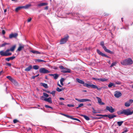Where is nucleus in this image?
Segmentation results:
<instances>
[{"label":"nucleus","mask_w":133,"mask_h":133,"mask_svg":"<svg viewBox=\"0 0 133 133\" xmlns=\"http://www.w3.org/2000/svg\"><path fill=\"white\" fill-rule=\"evenodd\" d=\"M133 62L130 58H128L123 60L121 62V64L124 65H130L133 63Z\"/></svg>","instance_id":"1"},{"label":"nucleus","mask_w":133,"mask_h":133,"mask_svg":"<svg viewBox=\"0 0 133 133\" xmlns=\"http://www.w3.org/2000/svg\"><path fill=\"white\" fill-rule=\"evenodd\" d=\"M118 115L124 114L127 116L132 114V111H130L129 109H124L117 112Z\"/></svg>","instance_id":"2"},{"label":"nucleus","mask_w":133,"mask_h":133,"mask_svg":"<svg viewBox=\"0 0 133 133\" xmlns=\"http://www.w3.org/2000/svg\"><path fill=\"white\" fill-rule=\"evenodd\" d=\"M9 50H7L5 51H4L3 50L0 51V55L2 56H8L11 55V53L9 52Z\"/></svg>","instance_id":"3"},{"label":"nucleus","mask_w":133,"mask_h":133,"mask_svg":"<svg viewBox=\"0 0 133 133\" xmlns=\"http://www.w3.org/2000/svg\"><path fill=\"white\" fill-rule=\"evenodd\" d=\"M84 86L88 88L91 87L94 89H96L98 90H100L102 89V87L98 88L96 85L94 84H89L87 83H85L84 85Z\"/></svg>","instance_id":"4"},{"label":"nucleus","mask_w":133,"mask_h":133,"mask_svg":"<svg viewBox=\"0 0 133 133\" xmlns=\"http://www.w3.org/2000/svg\"><path fill=\"white\" fill-rule=\"evenodd\" d=\"M104 51L106 52L109 53L110 54L112 53V52L109 49H107L106 47L104 46V42L101 41L100 43Z\"/></svg>","instance_id":"5"},{"label":"nucleus","mask_w":133,"mask_h":133,"mask_svg":"<svg viewBox=\"0 0 133 133\" xmlns=\"http://www.w3.org/2000/svg\"><path fill=\"white\" fill-rule=\"evenodd\" d=\"M59 68L62 70L61 71L63 73H70V70L67 68H65L63 66L60 65L59 67Z\"/></svg>","instance_id":"6"},{"label":"nucleus","mask_w":133,"mask_h":133,"mask_svg":"<svg viewBox=\"0 0 133 133\" xmlns=\"http://www.w3.org/2000/svg\"><path fill=\"white\" fill-rule=\"evenodd\" d=\"M39 71L41 73L44 74L49 73L50 72L49 71L44 68H42L40 69L39 70Z\"/></svg>","instance_id":"7"},{"label":"nucleus","mask_w":133,"mask_h":133,"mask_svg":"<svg viewBox=\"0 0 133 133\" xmlns=\"http://www.w3.org/2000/svg\"><path fill=\"white\" fill-rule=\"evenodd\" d=\"M68 36H67V37L62 39L60 41V44H62L65 43L68 41Z\"/></svg>","instance_id":"8"},{"label":"nucleus","mask_w":133,"mask_h":133,"mask_svg":"<svg viewBox=\"0 0 133 133\" xmlns=\"http://www.w3.org/2000/svg\"><path fill=\"white\" fill-rule=\"evenodd\" d=\"M106 110L108 111L111 113H113L115 111L114 109L111 106H107L106 108Z\"/></svg>","instance_id":"9"},{"label":"nucleus","mask_w":133,"mask_h":133,"mask_svg":"<svg viewBox=\"0 0 133 133\" xmlns=\"http://www.w3.org/2000/svg\"><path fill=\"white\" fill-rule=\"evenodd\" d=\"M75 99L80 102H84L87 101L90 102L91 101L90 100L88 99H79L78 98H76Z\"/></svg>","instance_id":"10"},{"label":"nucleus","mask_w":133,"mask_h":133,"mask_svg":"<svg viewBox=\"0 0 133 133\" xmlns=\"http://www.w3.org/2000/svg\"><path fill=\"white\" fill-rule=\"evenodd\" d=\"M133 102V100L130 99L129 101H127L125 103V105L126 107H129Z\"/></svg>","instance_id":"11"},{"label":"nucleus","mask_w":133,"mask_h":133,"mask_svg":"<svg viewBox=\"0 0 133 133\" xmlns=\"http://www.w3.org/2000/svg\"><path fill=\"white\" fill-rule=\"evenodd\" d=\"M97 53L99 55L102 56H104L108 58L109 57V56L102 53V52H101L99 50L97 49Z\"/></svg>","instance_id":"12"},{"label":"nucleus","mask_w":133,"mask_h":133,"mask_svg":"<svg viewBox=\"0 0 133 133\" xmlns=\"http://www.w3.org/2000/svg\"><path fill=\"white\" fill-rule=\"evenodd\" d=\"M18 36V34L17 33H12L9 35V38H16Z\"/></svg>","instance_id":"13"},{"label":"nucleus","mask_w":133,"mask_h":133,"mask_svg":"<svg viewBox=\"0 0 133 133\" xmlns=\"http://www.w3.org/2000/svg\"><path fill=\"white\" fill-rule=\"evenodd\" d=\"M121 95L122 94L121 93L116 91L115 92L114 96L116 97L117 98H118L120 97L121 96Z\"/></svg>","instance_id":"14"},{"label":"nucleus","mask_w":133,"mask_h":133,"mask_svg":"<svg viewBox=\"0 0 133 133\" xmlns=\"http://www.w3.org/2000/svg\"><path fill=\"white\" fill-rule=\"evenodd\" d=\"M96 98L97 99L98 102L99 104L101 105H104L105 103L102 102L101 99L99 97H97Z\"/></svg>","instance_id":"15"},{"label":"nucleus","mask_w":133,"mask_h":133,"mask_svg":"<svg viewBox=\"0 0 133 133\" xmlns=\"http://www.w3.org/2000/svg\"><path fill=\"white\" fill-rule=\"evenodd\" d=\"M6 78L13 83H15L16 82V81L10 76H6Z\"/></svg>","instance_id":"16"},{"label":"nucleus","mask_w":133,"mask_h":133,"mask_svg":"<svg viewBox=\"0 0 133 133\" xmlns=\"http://www.w3.org/2000/svg\"><path fill=\"white\" fill-rule=\"evenodd\" d=\"M44 101L50 103H52V99L51 97H49L48 98H45Z\"/></svg>","instance_id":"17"},{"label":"nucleus","mask_w":133,"mask_h":133,"mask_svg":"<svg viewBox=\"0 0 133 133\" xmlns=\"http://www.w3.org/2000/svg\"><path fill=\"white\" fill-rule=\"evenodd\" d=\"M24 45H19V46L17 49V51H20L23 49L24 48Z\"/></svg>","instance_id":"18"},{"label":"nucleus","mask_w":133,"mask_h":133,"mask_svg":"<svg viewBox=\"0 0 133 133\" xmlns=\"http://www.w3.org/2000/svg\"><path fill=\"white\" fill-rule=\"evenodd\" d=\"M76 81L78 83L82 84H84L83 85L84 86V85L85 83L83 81L80 80L78 78H77L76 79Z\"/></svg>","instance_id":"19"},{"label":"nucleus","mask_w":133,"mask_h":133,"mask_svg":"<svg viewBox=\"0 0 133 133\" xmlns=\"http://www.w3.org/2000/svg\"><path fill=\"white\" fill-rule=\"evenodd\" d=\"M48 4V3H42L38 4V6H42L46 5H47Z\"/></svg>","instance_id":"20"},{"label":"nucleus","mask_w":133,"mask_h":133,"mask_svg":"<svg viewBox=\"0 0 133 133\" xmlns=\"http://www.w3.org/2000/svg\"><path fill=\"white\" fill-rule=\"evenodd\" d=\"M32 68V66L31 65H29L28 67L26 68L25 70L26 71H30Z\"/></svg>","instance_id":"21"},{"label":"nucleus","mask_w":133,"mask_h":133,"mask_svg":"<svg viewBox=\"0 0 133 133\" xmlns=\"http://www.w3.org/2000/svg\"><path fill=\"white\" fill-rule=\"evenodd\" d=\"M116 116V115L114 114L108 115V117L110 119H112Z\"/></svg>","instance_id":"22"},{"label":"nucleus","mask_w":133,"mask_h":133,"mask_svg":"<svg viewBox=\"0 0 133 133\" xmlns=\"http://www.w3.org/2000/svg\"><path fill=\"white\" fill-rule=\"evenodd\" d=\"M31 6V4H28L26 5L25 6H23V8L25 9H27Z\"/></svg>","instance_id":"23"},{"label":"nucleus","mask_w":133,"mask_h":133,"mask_svg":"<svg viewBox=\"0 0 133 133\" xmlns=\"http://www.w3.org/2000/svg\"><path fill=\"white\" fill-rule=\"evenodd\" d=\"M16 47V45H15L13 46L10 49H8L7 50H9V51H13L15 50Z\"/></svg>","instance_id":"24"},{"label":"nucleus","mask_w":133,"mask_h":133,"mask_svg":"<svg viewBox=\"0 0 133 133\" xmlns=\"http://www.w3.org/2000/svg\"><path fill=\"white\" fill-rule=\"evenodd\" d=\"M31 52L33 54H41L40 52L39 51L35 50H32L31 51Z\"/></svg>","instance_id":"25"},{"label":"nucleus","mask_w":133,"mask_h":133,"mask_svg":"<svg viewBox=\"0 0 133 133\" xmlns=\"http://www.w3.org/2000/svg\"><path fill=\"white\" fill-rule=\"evenodd\" d=\"M22 8H23V6H19L16 9L15 11L16 12H17L19 10H21Z\"/></svg>","instance_id":"26"},{"label":"nucleus","mask_w":133,"mask_h":133,"mask_svg":"<svg viewBox=\"0 0 133 133\" xmlns=\"http://www.w3.org/2000/svg\"><path fill=\"white\" fill-rule=\"evenodd\" d=\"M35 61H37L38 62H44L45 63L46 62V61H45L40 59H36L35 60Z\"/></svg>","instance_id":"27"},{"label":"nucleus","mask_w":133,"mask_h":133,"mask_svg":"<svg viewBox=\"0 0 133 133\" xmlns=\"http://www.w3.org/2000/svg\"><path fill=\"white\" fill-rule=\"evenodd\" d=\"M81 116L83 117H84V118L87 120H89V118L87 116L83 115H81Z\"/></svg>","instance_id":"28"},{"label":"nucleus","mask_w":133,"mask_h":133,"mask_svg":"<svg viewBox=\"0 0 133 133\" xmlns=\"http://www.w3.org/2000/svg\"><path fill=\"white\" fill-rule=\"evenodd\" d=\"M108 80L107 79L104 78H100L99 82H104Z\"/></svg>","instance_id":"29"},{"label":"nucleus","mask_w":133,"mask_h":133,"mask_svg":"<svg viewBox=\"0 0 133 133\" xmlns=\"http://www.w3.org/2000/svg\"><path fill=\"white\" fill-rule=\"evenodd\" d=\"M41 85L43 86L45 88H48L47 84H46L44 83H41Z\"/></svg>","instance_id":"30"},{"label":"nucleus","mask_w":133,"mask_h":133,"mask_svg":"<svg viewBox=\"0 0 133 133\" xmlns=\"http://www.w3.org/2000/svg\"><path fill=\"white\" fill-rule=\"evenodd\" d=\"M39 68V66L37 65H35L33 66V68L35 70H37Z\"/></svg>","instance_id":"31"},{"label":"nucleus","mask_w":133,"mask_h":133,"mask_svg":"<svg viewBox=\"0 0 133 133\" xmlns=\"http://www.w3.org/2000/svg\"><path fill=\"white\" fill-rule=\"evenodd\" d=\"M123 123V121H118L117 122V124L118 125L120 126H121Z\"/></svg>","instance_id":"32"},{"label":"nucleus","mask_w":133,"mask_h":133,"mask_svg":"<svg viewBox=\"0 0 133 133\" xmlns=\"http://www.w3.org/2000/svg\"><path fill=\"white\" fill-rule=\"evenodd\" d=\"M59 76L57 74H54V78L55 79H57L58 77Z\"/></svg>","instance_id":"33"},{"label":"nucleus","mask_w":133,"mask_h":133,"mask_svg":"<svg viewBox=\"0 0 133 133\" xmlns=\"http://www.w3.org/2000/svg\"><path fill=\"white\" fill-rule=\"evenodd\" d=\"M64 89H60L58 87L56 89V90L58 92H60L62 90H63Z\"/></svg>","instance_id":"34"},{"label":"nucleus","mask_w":133,"mask_h":133,"mask_svg":"<svg viewBox=\"0 0 133 133\" xmlns=\"http://www.w3.org/2000/svg\"><path fill=\"white\" fill-rule=\"evenodd\" d=\"M43 95L45 98L48 97L49 96V95L48 94L45 92L43 93Z\"/></svg>","instance_id":"35"},{"label":"nucleus","mask_w":133,"mask_h":133,"mask_svg":"<svg viewBox=\"0 0 133 133\" xmlns=\"http://www.w3.org/2000/svg\"><path fill=\"white\" fill-rule=\"evenodd\" d=\"M96 116H103L105 117H108V115H101L98 114L96 115Z\"/></svg>","instance_id":"36"},{"label":"nucleus","mask_w":133,"mask_h":133,"mask_svg":"<svg viewBox=\"0 0 133 133\" xmlns=\"http://www.w3.org/2000/svg\"><path fill=\"white\" fill-rule=\"evenodd\" d=\"M114 83H111L109 84L108 87L109 88H110L112 86H114Z\"/></svg>","instance_id":"37"},{"label":"nucleus","mask_w":133,"mask_h":133,"mask_svg":"<svg viewBox=\"0 0 133 133\" xmlns=\"http://www.w3.org/2000/svg\"><path fill=\"white\" fill-rule=\"evenodd\" d=\"M117 63L116 62H114L112 63L110 67H112L114 66Z\"/></svg>","instance_id":"38"},{"label":"nucleus","mask_w":133,"mask_h":133,"mask_svg":"<svg viewBox=\"0 0 133 133\" xmlns=\"http://www.w3.org/2000/svg\"><path fill=\"white\" fill-rule=\"evenodd\" d=\"M83 105H84V104H82V103L78 105V106L76 108L77 109H78V108H79L83 106Z\"/></svg>","instance_id":"39"},{"label":"nucleus","mask_w":133,"mask_h":133,"mask_svg":"<svg viewBox=\"0 0 133 133\" xmlns=\"http://www.w3.org/2000/svg\"><path fill=\"white\" fill-rule=\"evenodd\" d=\"M56 92V91H52L51 92H50V94H52L53 96H55V93Z\"/></svg>","instance_id":"40"},{"label":"nucleus","mask_w":133,"mask_h":133,"mask_svg":"<svg viewBox=\"0 0 133 133\" xmlns=\"http://www.w3.org/2000/svg\"><path fill=\"white\" fill-rule=\"evenodd\" d=\"M92 79L94 80H95L96 81H98L99 82V79L100 78H92Z\"/></svg>","instance_id":"41"},{"label":"nucleus","mask_w":133,"mask_h":133,"mask_svg":"<svg viewBox=\"0 0 133 133\" xmlns=\"http://www.w3.org/2000/svg\"><path fill=\"white\" fill-rule=\"evenodd\" d=\"M71 119H74V120H76V121H78L79 122H80V120H79V119H78L77 118H73L72 117V118H71Z\"/></svg>","instance_id":"42"},{"label":"nucleus","mask_w":133,"mask_h":133,"mask_svg":"<svg viewBox=\"0 0 133 133\" xmlns=\"http://www.w3.org/2000/svg\"><path fill=\"white\" fill-rule=\"evenodd\" d=\"M65 116L67 118L71 119L72 118V116H69L66 114L65 115Z\"/></svg>","instance_id":"43"},{"label":"nucleus","mask_w":133,"mask_h":133,"mask_svg":"<svg viewBox=\"0 0 133 133\" xmlns=\"http://www.w3.org/2000/svg\"><path fill=\"white\" fill-rule=\"evenodd\" d=\"M92 109L93 110L92 111V112L93 113H97V112L95 110V109H94L93 108H92Z\"/></svg>","instance_id":"44"},{"label":"nucleus","mask_w":133,"mask_h":133,"mask_svg":"<svg viewBox=\"0 0 133 133\" xmlns=\"http://www.w3.org/2000/svg\"><path fill=\"white\" fill-rule=\"evenodd\" d=\"M45 98V97L43 96H41L40 97L41 99L43 100H44V99Z\"/></svg>","instance_id":"45"},{"label":"nucleus","mask_w":133,"mask_h":133,"mask_svg":"<svg viewBox=\"0 0 133 133\" xmlns=\"http://www.w3.org/2000/svg\"><path fill=\"white\" fill-rule=\"evenodd\" d=\"M45 107L46 108H52L49 106H48V105H45Z\"/></svg>","instance_id":"46"},{"label":"nucleus","mask_w":133,"mask_h":133,"mask_svg":"<svg viewBox=\"0 0 133 133\" xmlns=\"http://www.w3.org/2000/svg\"><path fill=\"white\" fill-rule=\"evenodd\" d=\"M10 57L6 58L5 59V60L8 61H9L10 60H11L10 59Z\"/></svg>","instance_id":"47"},{"label":"nucleus","mask_w":133,"mask_h":133,"mask_svg":"<svg viewBox=\"0 0 133 133\" xmlns=\"http://www.w3.org/2000/svg\"><path fill=\"white\" fill-rule=\"evenodd\" d=\"M65 80V79L63 78H61L60 80V82H63Z\"/></svg>","instance_id":"48"},{"label":"nucleus","mask_w":133,"mask_h":133,"mask_svg":"<svg viewBox=\"0 0 133 133\" xmlns=\"http://www.w3.org/2000/svg\"><path fill=\"white\" fill-rule=\"evenodd\" d=\"M8 44H7V43H3V44H2V45L1 46V47H3V46H4L5 45Z\"/></svg>","instance_id":"49"},{"label":"nucleus","mask_w":133,"mask_h":133,"mask_svg":"<svg viewBox=\"0 0 133 133\" xmlns=\"http://www.w3.org/2000/svg\"><path fill=\"white\" fill-rule=\"evenodd\" d=\"M18 122V121L17 119H15L13 120V122H14V123H16Z\"/></svg>","instance_id":"50"},{"label":"nucleus","mask_w":133,"mask_h":133,"mask_svg":"<svg viewBox=\"0 0 133 133\" xmlns=\"http://www.w3.org/2000/svg\"><path fill=\"white\" fill-rule=\"evenodd\" d=\"M10 57V59L11 60H13L15 58V56L12 57Z\"/></svg>","instance_id":"51"},{"label":"nucleus","mask_w":133,"mask_h":133,"mask_svg":"<svg viewBox=\"0 0 133 133\" xmlns=\"http://www.w3.org/2000/svg\"><path fill=\"white\" fill-rule=\"evenodd\" d=\"M6 64L10 66H11V64L10 63H6Z\"/></svg>","instance_id":"52"},{"label":"nucleus","mask_w":133,"mask_h":133,"mask_svg":"<svg viewBox=\"0 0 133 133\" xmlns=\"http://www.w3.org/2000/svg\"><path fill=\"white\" fill-rule=\"evenodd\" d=\"M68 106L69 107H73L74 105L72 104H68Z\"/></svg>","instance_id":"53"},{"label":"nucleus","mask_w":133,"mask_h":133,"mask_svg":"<svg viewBox=\"0 0 133 133\" xmlns=\"http://www.w3.org/2000/svg\"><path fill=\"white\" fill-rule=\"evenodd\" d=\"M5 31L4 30H3L2 31V33L3 35L5 34Z\"/></svg>","instance_id":"54"},{"label":"nucleus","mask_w":133,"mask_h":133,"mask_svg":"<svg viewBox=\"0 0 133 133\" xmlns=\"http://www.w3.org/2000/svg\"><path fill=\"white\" fill-rule=\"evenodd\" d=\"M31 19H32L31 18H30L28 19V22H30L31 21Z\"/></svg>","instance_id":"55"},{"label":"nucleus","mask_w":133,"mask_h":133,"mask_svg":"<svg viewBox=\"0 0 133 133\" xmlns=\"http://www.w3.org/2000/svg\"><path fill=\"white\" fill-rule=\"evenodd\" d=\"M49 76H52L54 77V74H49Z\"/></svg>","instance_id":"56"},{"label":"nucleus","mask_w":133,"mask_h":133,"mask_svg":"<svg viewBox=\"0 0 133 133\" xmlns=\"http://www.w3.org/2000/svg\"><path fill=\"white\" fill-rule=\"evenodd\" d=\"M48 9V6H46L45 7L44 9H45L47 10Z\"/></svg>","instance_id":"57"},{"label":"nucleus","mask_w":133,"mask_h":133,"mask_svg":"<svg viewBox=\"0 0 133 133\" xmlns=\"http://www.w3.org/2000/svg\"><path fill=\"white\" fill-rule=\"evenodd\" d=\"M3 73V71H0V76Z\"/></svg>","instance_id":"58"},{"label":"nucleus","mask_w":133,"mask_h":133,"mask_svg":"<svg viewBox=\"0 0 133 133\" xmlns=\"http://www.w3.org/2000/svg\"><path fill=\"white\" fill-rule=\"evenodd\" d=\"M59 99L60 100H64V98H61V97Z\"/></svg>","instance_id":"59"},{"label":"nucleus","mask_w":133,"mask_h":133,"mask_svg":"<svg viewBox=\"0 0 133 133\" xmlns=\"http://www.w3.org/2000/svg\"><path fill=\"white\" fill-rule=\"evenodd\" d=\"M128 131V130H125L124 131H123L122 133H124V132H127Z\"/></svg>","instance_id":"60"},{"label":"nucleus","mask_w":133,"mask_h":133,"mask_svg":"<svg viewBox=\"0 0 133 133\" xmlns=\"http://www.w3.org/2000/svg\"><path fill=\"white\" fill-rule=\"evenodd\" d=\"M60 83H61V85H63V82H60Z\"/></svg>","instance_id":"61"},{"label":"nucleus","mask_w":133,"mask_h":133,"mask_svg":"<svg viewBox=\"0 0 133 133\" xmlns=\"http://www.w3.org/2000/svg\"><path fill=\"white\" fill-rule=\"evenodd\" d=\"M116 84H121L119 82H116Z\"/></svg>","instance_id":"62"},{"label":"nucleus","mask_w":133,"mask_h":133,"mask_svg":"<svg viewBox=\"0 0 133 133\" xmlns=\"http://www.w3.org/2000/svg\"><path fill=\"white\" fill-rule=\"evenodd\" d=\"M58 85L60 87H62V86H61V85H60L59 84H58Z\"/></svg>","instance_id":"63"},{"label":"nucleus","mask_w":133,"mask_h":133,"mask_svg":"<svg viewBox=\"0 0 133 133\" xmlns=\"http://www.w3.org/2000/svg\"><path fill=\"white\" fill-rule=\"evenodd\" d=\"M83 91L85 92H86L87 91V90H83Z\"/></svg>","instance_id":"64"}]
</instances>
